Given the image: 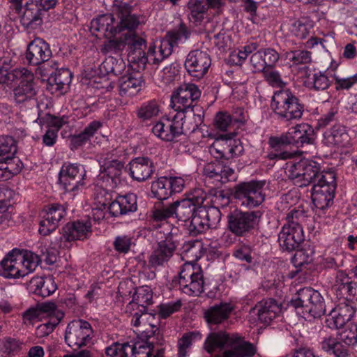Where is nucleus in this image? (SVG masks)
Listing matches in <instances>:
<instances>
[{
    "mask_svg": "<svg viewBox=\"0 0 357 357\" xmlns=\"http://www.w3.org/2000/svg\"><path fill=\"white\" fill-rule=\"evenodd\" d=\"M319 346L324 352L335 357L348 356L347 347L342 343L339 337L326 335L322 338Z\"/></svg>",
    "mask_w": 357,
    "mask_h": 357,
    "instance_id": "nucleus-34",
    "label": "nucleus"
},
{
    "mask_svg": "<svg viewBox=\"0 0 357 357\" xmlns=\"http://www.w3.org/2000/svg\"><path fill=\"white\" fill-rule=\"evenodd\" d=\"M333 289L338 298L357 301V281L351 280L344 273H337Z\"/></svg>",
    "mask_w": 357,
    "mask_h": 357,
    "instance_id": "nucleus-25",
    "label": "nucleus"
},
{
    "mask_svg": "<svg viewBox=\"0 0 357 357\" xmlns=\"http://www.w3.org/2000/svg\"><path fill=\"white\" fill-rule=\"evenodd\" d=\"M100 174H103L102 176L106 175L116 185L120 181V176L124 167L123 163L115 159L109 160L106 158L100 161Z\"/></svg>",
    "mask_w": 357,
    "mask_h": 357,
    "instance_id": "nucleus-36",
    "label": "nucleus"
},
{
    "mask_svg": "<svg viewBox=\"0 0 357 357\" xmlns=\"http://www.w3.org/2000/svg\"><path fill=\"white\" fill-rule=\"evenodd\" d=\"M234 133H230L229 137L227 135H221L212 144L209 148V152L216 159L225 158L229 160L234 156L239 155L243 151L239 141L232 139Z\"/></svg>",
    "mask_w": 357,
    "mask_h": 357,
    "instance_id": "nucleus-15",
    "label": "nucleus"
},
{
    "mask_svg": "<svg viewBox=\"0 0 357 357\" xmlns=\"http://www.w3.org/2000/svg\"><path fill=\"white\" fill-rule=\"evenodd\" d=\"M20 15L22 26L27 29H36L43 24V17L45 14L38 8L33 1L26 3L22 7Z\"/></svg>",
    "mask_w": 357,
    "mask_h": 357,
    "instance_id": "nucleus-29",
    "label": "nucleus"
},
{
    "mask_svg": "<svg viewBox=\"0 0 357 357\" xmlns=\"http://www.w3.org/2000/svg\"><path fill=\"white\" fill-rule=\"evenodd\" d=\"M289 306L294 307L297 314L305 319L320 318L326 313V305L321 294L311 288L301 289L289 302Z\"/></svg>",
    "mask_w": 357,
    "mask_h": 357,
    "instance_id": "nucleus-6",
    "label": "nucleus"
},
{
    "mask_svg": "<svg viewBox=\"0 0 357 357\" xmlns=\"http://www.w3.org/2000/svg\"><path fill=\"white\" fill-rule=\"evenodd\" d=\"M172 217H175L174 202L158 208L153 211V218L156 221L165 220Z\"/></svg>",
    "mask_w": 357,
    "mask_h": 357,
    "instance_id": "nucleus-63",
    "label": "nucleus"
},
{
    "mask_svg": "<svg viewBox=\"0 0 357 357\" xmlns=\"http://www.w3.org/2000/svg\"><path fill=\"white\" fill-rule=\"evenodd\" d=\"M315 139V132L312 126L308 123H299L290 128L288 131L280 137H271L268 144L277 153H270L271 160H286L292 156L288 151H279L281 147L286 145H294L303 147L305 144H312Z\"/></svg>",
    "mask_w": 357,
    "mask_h": 357,
    "instance_id": "nucleus-3",
    "label": "nucleus"
},
{
    "mask_svg": "<svg viewBox=\"0 0 357 357\" xmlns=\"http://www.w3.org/2000/svg\"><path fill=\"white\" fill-rule=\"evenodd\" d=\"M91 224L89 221H75L69 222L63 228L62 236L66 241H73L76 240H84L91 234Z\"/></svg>",
    "mask_w": 357,
    "mask_h": 357,
    "instance_id": "nucleus-31",
    "label": "nucleus"
},
{
    "mask_svg": "<svg viewBox=\"0 0 357 357\" xmlns=\"http://www.w3.org/2000/svg\"><path fill=\"white\" fill-rule=\"evenodd\" d=\"M153 293L149 287H140L137 288L132 296V301L128 305V309L141 307L146 311V307L152 303Z\"/></svg>",
    "mask_w": 357,
    "mask_h": 357,
    "instance_id": "nucleus-37",
    "label": "nucleus"
},
{
    "mask_svg": "<svg viewBox=\"0 0 357 357\" xmlns=\"http://www.w3.org/2000/svg\"><path fill=\"white\" fill-rule=\"evenodd\" d=\"M135 29H124V31H127L124 33V43L127 47L128 60L137 63L139 67L142 66L144 68L148 63V57H146V54L144 52L146 41L136 33Z\"/></svg>",
    "mask_w": 357,
    "mask_h": 357,
    "instance_id": "nucleus-13",
    "label": "nucleus"
},
{
    "mask_svg": "<svg viewBox=\"0 0 357 357\" xmlns=\"http://www.w3.org/2000/svg\"><path fill=\"white\" fill-rule=\"evenodd\" d=\"M203 172L206 178L213 179L220 184L234 178V169L218 160L207 163Z\"/></svg>",
    "mask_w": 357,
    "mask_h": 357,
    "instance_id": "nucleus-27",
    "label": "nucleus"
},
{
    "mask_svg": "<svg viewBox=\"0 0 357 357\" xmlns=\"http://www.w3.org/2000/svg\"><path fill=\"white\" fill-rule=\"evenodd\" d=\"M200 215H203L208 229L214 228L221 220V213L218 207L199 206Z\"/></svg>",
    "mask_w": 357,
    "mask_h": 357,
    "instance_id": "nucleus-51",
    "label": "nucleus"
},
{
    "mask_svg": "<svg viewBox=\"0 0 357 357\" xmlns=\"http://www.w3.org/2000/svg\"><path fill=\"white\" fill-rule=\"evenodd\" d=\"M307 218V213L304 209L298 206L291 209L286 216L287 223L284 226L291 227H303L302 225Z\"/></svg>",
    "mask_w": 357,
    "mask_h": 357,
    "instance_id": "nucleus-50",
    "label": "nucleus"
},
{
    "mask_svg": "<svg viewBox=\"0 0 357 357\" xmlns=\"http://www.w3.org/2000/svg\"><path fill=\"white\" fill-rule=\"evenodd\" d=\"M22 71V77L17 79L20 84L13 90L14 99L19 104L33 99L37 93L33 75L26 68Z\"/></svg>",
    "mask_w": 357,
    "mask_h": 357,
    "instance_id": "nucleus-21",
    "label": "nucleus"
},
{
    "mask_svg": "<svg viewBox=\"0 0 357 357\" xmlns=\"http://www.w3.org/2000/svg\"><path fill=\"white\" fill-rule=\"evenodd\" d=\"M304 241L303 227H291L283 226L278 234L280 246L284 250L291 252L300 248Z\"/></svg>",
    "mask_w": 357,
    "mask_h": 357,
    "instance_id": "nucleus-23",
    "label": "nucleus"
},
{
    "mask_svg": "<svg viewBox=\"0 0 357 357\" xmlns=\"http://www.w3.org/2000/svg\"><path fill=\"white\" fill-rule=\"evenodd\" d=\"M349 142L346 128L340 124L334 125L324 133L323 143L328 147H345Z\"/></svg>",
    "mask_w": 357,
    "mask_h": 357,
    "instance_id": "nucleus-30",
    "label": "nucleus"
},
{
    "mask_svg": "<svg viewBox=\"0 0 357 357\" xmlns=\"http://www.w3.org/2000/svg\"><path fill=\"white\" fill-rule=\"evenodd\" d=\"M339 338L344 345L357 349V324H350L339 333Z\"/></svg>",
    "mask_w": 357,
    "mask_h": 357,
    "instance_id": "nucleus-57",
    "label": "nucleus"
},
{
    "mask_svg": "<svg viewBox=\"0 0 357 357\" xmlns=\"http://www.w3.org/2000/svg\"><path fill=\"white\" fill-rule=\"evenodd\" d=\"M201 91L194 84H183L172 95V107L183 114L194 112L197 100L200 98Z\"/></svg>",
    "mask_w": 357,
    "mask_h": 357,
    "instance_id": "nucleus-12",
    "label": "nucleus"
},
{
    "mask_svg": "<svg viewBox=\"0 0 357 357\" xmlns=\"http://www.w3.org/2000/svg\"><path fill=\"white\" fill-rule=\"evenodd\" d=\"M190 35V30L183 22L180 23L178 29L168 31L162 39L164 42V48L166 52L169 53L170 49L173 50L174 47L177 46L178 43L183 40H188Z\"/></svg>",
    "mask_w": 357,
    "mask_h": 357,
    "instance_id": "nucleus-35",
    "label": "nucleus"
},
{
    "mask_svg": "<svg viewBox=\"0 0 357 357\" xmlns=\"http://www.w3.org/2000/svg\"><path fill=\"white\" fill-rule=\"evenodd\" d=\"M169 53H167L164 48V42L161 40L160 45L158 51L155 50V45H150L148 52L146 54V57H148V63L151 62L153 64H159L165 59L167 58L172 54L173 50H169Z\"/></svg>",
    "mask_w": 357,
    "mask_h": 357,
    "instance_id": "nucleus-55",
    "label": "nucleus"
},
{
    "mask_svg": "<svg viewBox=\"0 0 357 357\" xmlns=\"http://www.w3.org/2000/svg\"><path fill=\"white\" fill-rule=\"evenodd\" d=\"M16 151L15 141L12 137H0V156L14 155Z\"/></svg>",
    "mask_w": 357,
    "mask_h": 357,
    "instance_id": "nucleus-64",
    "label": "nucleus"
},
{
    "mask_svg": "<svg viewBox=\"0 0 357 357\" xmlns=\"http://www.w3.org/2000/svg\"><path fill=\"white\" fill-rule=\"evenodd\" d=\"M126 47L124 43V33L119 38L109 40L104 43L101 52L105 54L119 53Z\"/></svg>",
    "mask_w": 357,
    "mask_h": 357,
    "instance_id": "nucleus-61",
    "label": "nucleus"
},
{
    "mask_svg": "<svg viewBox=\"0 0 357 357\" xmlns=\"http://www.w3.org/2000/svg\"><path fill=\"white\" fill-rule=\"evenodd\" d=\"M271 108L280 121H290L301 119L304 105L289 90L280 91L272 98Z\"/></svg>",
    "mask_w": 357,
    "mask_h": 357,
    "instance_id": "nucleus-7",
    "label": "nucleus"
},
{
    "mask_svg": "<svg viewBox=\"0 0 357 357\" xmlns=\"http://www.w3.org/2000/svg\"><path fill=\"white\" fill-rule=\"evenodd\" d=\"M101 126L100 123L93 121L87 126L84 130L78 135H75L71 137V145L77 149L88 142Z\"/></svg>",
    "mask_w": 357,
    "mask_h": 357,
    "instance_id": "nucleus-47",
    "label": "nucleus"
},
{
    "mask_svg": "<svg viewBox=\"0 0 357 357\" xmlns=\"http://www.w3.org/2000/svg\"><path fill=\"white\" fill-rule=\"evenodd\" d=\"M198 113L192 112V116H185L183 114H177L178 119H182L183 136L194 132L199 126L203 123V111L201 108L196 109Z\"/></svg>",
    "mask_w": 357,
    "mask_h": 357,
    "instance_id": "nucleus-39",
    "label": "nucleus"
},
{
    "mask_svg": "<svg viewBox=\"0 0 357 357\" xmlns=\"http://www.w3.org/2000/svg\"><path fill=\"white\" fill-rule=\"evenodd\" d=\"M126 64L121 59L109 56L100 65L99 70L102 75H120L125 70Z\"/></svg>",
    "mask_w": 357,
    "mask_h": 357,
    "instance_id": "nucleus-40",
    "label": "nucleus"
},
{
    "mask_svg": "<svg viewBox=\"0 0 357 357\" xmlns=\"http://www.w3.org/2000/svg\"><path fill=\"white\" fill-rule=\"evenodd\" d=\"M1 162L3 164V165H1L3 169L6 168L8 174H11V177L19 174L23 168V163L21 160L18 157L13 156V155H6Z\"/></svg>",
    "mask_w": 357,
    "mask_h": 357,
    "instance_id": "nucleus-58",
    "label": "nucleus"
},
{
    "mask_svg": "<svg viewBox=\"0 0 357 357\" xmlns=\"http://www.w3.org/2000/svg\"><path fill=\"white\" fill-rule=\"evenodd\" d=\"M188 8L190 11L191 18L197 24H200L202 22L204 15L208 8L201 0H190L188 3Z\"/></svg>",
    "mask_w": 357,
    "mask_h": 357,
    "instance_id": "nucleus-56",
    "label": "nucleus"
},
{
    "mask_svg": "<svg viewBox=\"0 0 357 357\" xmlns=\"http://www.w3.org/2000/svg\"><path fill=\"white\" fill-rule=\"evenodd\" d=\"M39 263L36 254L15 248L0 261V275L5 278L24 277L33 272Z\"/></svg>",
    "mask_w": 357,
    "mask_h": 357,
    "instance_id": "nucleus-5",
    "label": "nucleus"
},
{
    "mask_svg": "<svg viewBox=\"0 0 357 357\" xmlns=\"http://www.w3.org/2000/svg\"><path fill=\"white\" fill-rule=\"evenodd\" d=\"M202 243L199 241L185 242L181 250L183 259L190 261L198 260L202 256Z\"/></svg>",
    "mask_w": 357,
    "mask_h": 357,
    "instance_id": "nucleus-48",
    "label": "nucleus"
},
{
    "mask_svg": "<svg viewBox=\"0 0 357 357\" xmlns=\"http://www.w3.org/2000/svg\"><path fill=\"white\" fill-rule=\"evenodd\" d=\"M204 348L208 354L216 349L222 350L215 357H252L256 349L251 343L245 342L236 333H228L224 331L211 333L207 337Z\"/></svg>",
    "mask_w": 357,
    "mask_h": 357,
    "instance_id": "nucleus-2",
    "label": "nucleus"
},
{
    "mask_svg": "<svg viewBox=\"0 0 357 357\" xmlns=\"http://www.w3.org/2000/svg\"><path fill=\"white\" fill-rule=\"evenodd\" d=\"M287 58L293 65L305 64L311 61V52L306 50H295L288 52Z\"/></svg>",
    "mask_w": 357,
    "mask_h": 357,
    "instance_id": "nucleus-62",
    "label": "nucleus"
},
{
    "mask_svg": "<svg viewBox=\"0 0 357 357\" xmlns=\"http://www.w3.org/2000/svg\"><path fill=\"white\" fill-rule=\"evenodd\" d=\"M86 170L83 165L69 163L63 165L59 172V181L66 191L73 192L85 185Z\"/></svg>",
    "mask_w": 357,
    "mask_h": 357,
    "instance_id": "nucleus-14",
    "label": "nucleus"
},
{
    "mask_svg": "<svg viewBox=\"0 0 357 357\" xmlns=\"http://www.w3.org/2000/svg\"><path fill=\"white\" fill-rule=\"evenodd\" d=\"M331 85L328 77L322 72L313 74L312 77H308L307 87L315 91H324Z\"/></svg>",
    "mask_w": 357,
    "mask_h": 357,
    "instance_id": "nucleus-52",
    "label": "nucleus"
},
{
    "mask_svg": "<svg viewBox=\"0 0 357 357\" xmlns=\"http://www.w3.org/2000/svg\"><path fill=\"white\" fill-rule=\"evenodd\" d=\"M285 172L288 178L300 187L310 184L317 185L328 179L333 182V172L321 171L320 165L311 160L301 159L298 162H289L286 164Z\"/></svg>",
    "mask_w": 357,
    "mask_h": 357,
    "instance_id": "nucleus-4",
    "label": "nucleus"
},
{
    "mask_svg": "<svg viewBox=\"0 0 357 357\" xmlns=\"http://www.w3.org/2000/svg\"><path fill=\"white\" fill-rule=\"evenodd\" d=\"M159 112V106L155 101H150L143 104L137 110V116L142 121L151 119L156 116Z\"/></svg>",
    "mask_w": 357,
    "mask_h": 357,
    "instance_id": "nucleus-60",
    "label": "nucleus"
},
{
    "mask_svg": "<svg viewBox=\"0 0 357 357\" xmlns=\"http://www.w3.org/2000/svg\"><path fill=\"white\" fill-rule=\"evenodd\" d=\"M199 213V206H198L192 218L184 224L188 233L192 236H197L208 229L204 215Z\"/></svg>",
    "mask_w": 357,
    "mask_h": 357,
    "instance_id": "nucleus-44",
    "label": "nucleus"
},
{
    "mask_svg": "<svg viewBox=\"0 0 357 357\" xmlns=\"http://www.w3.org/2000/svg\"><path fill=\"white\" fill-rule=\"evenodd\" d=\"M176 244V236L171 232L168 233L165 239L158 242L157 247L149 257V265L153 268L163 266L173 256Z\"/></svg>",
    "mask_w": 357,
    "mask_h": 357,
    "instance_id": "nucleus-17",
    "label": "nucleus"
},
{
    "mask_svg": "<svg viewBox=\"0 0 357 357\" xmlns=\"http://www.w3.org/2000/svg\"><path fill=\"white\" fill-rule=\"evenodd\" d=\"M92 336L93 329L88 321L73 320L66 328L65 341L70 347L77 349L90 344Z\"/></svg>",
    "mask_w": 357,
    "mask_h": 357,
    "instance_id": "nucleus-11",
    "label": "nucleus"
},
{
    "mask_svg": "<svg viewBox=\"0 0 357 357\" xmlns=\"http://www.w3.org/2000/svg\"><path fill=\"white\" fill-rule=\"evenodd\" d=\"M63 317V314L58 312L56 315L50 317V319L47 322L39 325L36 330V334L37 336L42 337L50 334L55 327L59 324Z\"/></svg>",
    "mask_w": 357,
    "mask_h": 357,
    "instance_id": "nucleus-54",
    "label": "nucleus"
},
{
    "mask_svg": "<svg viewBox=\"0 0 357 357\" xmlns=\"http://www.w3.org/2000/svg\"><path fill=\"white\" fill-rule=\"evenodd\" d=\"M158 326L159 322L155 314L146 312L144 314L142 326L144 337L151 339L152 337L154 338V336L156 335L158 340V343L162 344L159 339L160 335L158 331Z\"/></svg>",
    "mask_w": 357,
    "mask_h": 357,
    "instance_id": "nucleus-43",
    "label": "nucleus"
},
{
    "mask_svg": "<svg viewBox=\"0 0 357 357\" xmlns=\"http://www.w3.org/2000/svg\"><path fill=\"white\" fill-rule=\"evenodd\" d=\"M253 310L257 311L259 320L264 324H269L280 312L279 305L275 300L269 298L263 300L258 303L253 308Z\"/></svg>",
    "mask_w": 357,
    "mask_h": 357,
    "instance_id": "nucleus-32",
    "label": "nucleus"
},
{
    "mask_svg": "<svg viewBox=\"0 0 357 357\" xmlns=\"http://www.w3.org/2000/svg\"><path fill=\"white\" fill-rule=\"evenodd\" d=\"M142 81L130 75L122 76L119 79V93L121 96H134L140 90Z\"/></svg>",
    "mask_w": 357,
    "mask_h": 357,
    "instance_id": "nucleus-41",
    "label": "nucleus"
},
{
    "mask_svg": "<svg viewBox=\"0 0 357 357\" xmlns=\"http://www.w3.org/2000/svg\"><path fill=\"white\" fill-rule=\"evenodd\" d=\"M30 282L32 286L35 287L34 294L42 297L50 296L57 289V286L52 277H36L32 278Z\"/></svg>",
    "mask_w": 357,
    "mask_h": 357,
    "instance_id": "nucleus-38",
    "label": "nucleus"
},
{
    "mask_svg": "<svg viewBox=\"0 0 357 357\" xmlns=\"http://www.w3.org/2000/svg\"><path fill=\"white\" fill-rule=\"evenodd\" d=\"M130 351L131 346L129 342H116L105 349V354L108 357H128Z\"/></svg>",
    "mask_w": 357,
    "mask_h": 357,
    "instance_id": "nucleus-59",
    "label": "nucleus"
},
{
    "mask_svg": "<svg viewBox=\"0 0 357 357\" xmlns=\"http://www.w3.org/2000/svg\"><path fill=\"white\" fill-rule=\"evenodd\" d=\"M211 64L209 54L204 51L195 50L190 52L185 61V68L188 74L197 79L202 78Z\"/></svg>",
    "mask_w": 357,
    "mask_h": 357,
    "instance_id": "nucleus-18",
    "label": "nucleus"
},
{
    "mask_svg": "<svg viewBox=\"0 0 357 357\" xmlns=\"http://www.w3.org/2000/svg\"><path fill=\"white\" fill-rule=\"evenodd\" d=\"M333 182L328 179L314 185L312 189V200L314 205L321 210H324L333 203L335 191L336 189L335 175L332 176Z\"/></svg>",
    "mask_w": 357,
    "mask_h": 357,
    "instance_id": "nucleus-19",
    "label": "nucleus"
},
{
    "mask_svg": "<svg viewBox=\"0 0 357 357\" xmlns=\"http://www.w3.org/2000/svg\"><path fill=\"white\" fill-rule=\"evenodd\" d=\"M355 312L356 309L344 301L338 304L328 314L326 319V325L331 328H341L351 320Z\"/></svg>",
    "mask_w": 357,
    "mask_h": 357,
    "instance_id": "nucleus-22",
    "label": "nucleus"
},
{
    "mask_svg": "<svg viewBox=\"0 0 357 357\" xmlns=\"http://www.w3.org/2000/svg\"><path fill=\"white\" fill-rule=\"evenodd\" d=\"M146 341H139L131 346L130 355L134 357H151L154 351V341H150L146 338Z\"/></svg>",
    "mask_w": 357,
    "mask_h": 357,
    "instance_id": "nucleus-49",
    "label": "nucleus"
},
{
    "mask_svg": "<svg viewBox=\"0 0 357 357\" xmlns=\"http://www.w3.org/2000/svg\"><path fill=\"white\" fill-rule=\"evenodd\" d=\"M179 285V289L188 296H197L204 291V277L199 266L191 262L184 264L179 273L178 279L173 281Z\"/></svg>",
    "mask_w": 357,
    "mask_h": 357,
    "instance_id": "nucleus-10",
    "label": "nucleus"
},
{
    "mask_svg": "<svg viewBox=\"0 0 357 357\" xmlns=\"http://www.w3.org/2000/svg\"><path fill=\"white\" fill-rule=\"evenodd\" d=\"M66 214V208L63 205L57 203L50 205L40 222L39 233L44 236L50 234L58 227Z\"/></svg>",
    "mask_w": 357,
    "mask_h": 357,
    "instance_id": "nucleus-20",
    "label": "nucleus"
},
{
    "mask_svg": "<svg viewBox=\"0 0 357 357\" xmlns=\"http://www.w3.org/2000/svg\"><path fill=\"white\" fill-rule=\"evenodd\" d=\"M314 253V249L310 245L301 249L298 248L292 258V262L296 267L308 264L312 261Z\"/></svg>",
    "mask_w": 357,
    "mask_h": 357,
    "instance_id": "nucleus-53",
    "label": "nucleus"
},
{
    "mask_svg": "<svg viewBox=\"0 0 357 357\" xmlns=\"http://www.w3.org/2000/svg\"><path fill=\"white\" fill-rule=\"evenodd\" d=\"M133 7L126 2H118L113 6V12L119 19L116 26L112 14L100 15L91 22V31L101 33L106 38H110L124 31V29L137 28L139 24V16L133 13Z\"/></svg>",
    "mask_w": 357,
    "mask_h": 357,
    "instance_id": "nucleus-1",
    "label": "nucleus"
},
{
    "mask_svg": "<svg viewBox=\"0 0 357 357\" xmlns=\"http://www.w3.org/2000/svg\"><path fill=\"white\" fill-rule=\"evenodd\" d=\"M151 193L159 200H165L172 196L167 176H161L152 182Z\"/></svg>",
    "mask_w": 357,
    "mask_h": 357,
    "instance_id": "nucleus-46",
    "label": "nucleus"
},
{
    "mask_svg": "<svg viewBox=\"0 0 357 357\" xmlns=\"http://www.w3.org/2000/svg\"><path fill=\"white\" fill-rule=\"evenodd\" d=\"M108 209L114 217L133 213L137 209V196L133 193L119 195L109 204Z\"/></svg>",
    "mask_w": 357,
    "mask_h": 357,
    "instance_id": "nucleus-28",
    "label": "nucleus"
},
{
    "mask_svg": "<svg viewBox=\"0 0 357 357\" xmlns=\"http://www.w3.org/2000/svg\"><path fill=\"white\" fill-rule=\"evenodd\" d=\"M233 310L231 304H215L204 312V318L209 324H220L227 320Z\"/></svg>",
    "mask_w": 357,
    "mask_h": 357,
    "instance_id": "nucleus-33",
    "label": "nucleus"
},
{
    "mask_svg": "<svg viewBox=\"0 0 357 357\" xmlns=\"http://www.w3.org/2000/svg\"><path fill=\"white\" fill-rule=\"evenodd\" d=\"M52 56V51L49 45L43 39L36 38L28 45L26 59L29 64L33 66L40 65L49 61Z\"/></svg>",
    "mask_w": 357,
    "mask_h": 357,
    "instance_id": "nucleus-24",
    "label": "nucleus"
},
{
    "mask_svg": "<svg viewBox=\"0 0 357 357\" xmlns=\"http://www.w3.org/2000/svg\"><path fill=\"white\" fill-rule=\"evenodd\" d=\"M153 133L165 142H177L183 137L182 119L176 115L173 119H166L158 122L152 128Z\"/></svg>",
    "mask_w": 357,
    "mask_h": 357,
    "instance_id": "nucleus-16",
    "label": "nucleus"
},
{
    "mask_svg": "<svg viewBox=\"0 0 357 357\" xmlns=\"http://www.w3.org/2000/svg\"><path fill=\"white\" fill-rule=\"evenodd\" d=\"M130 175L132 179L142 182L151 178L155 171L153 163L147 157H138L129 162Z\"/></svg>",
    "mask_w": 357,
    "mask_h": 357,
    "instance_id": "nucleus-26",
    "label": "nucleus"
},
{
    "mask_svg": "<svg viewBox=\"0 0 357 357\" xmlns=\"http://www.w3.org/2000/svg\"><path fill=\"white\" fill-rule=\"evenodd\" d=\"M71 79L72 73L68 69L57 68L53 76L47 79V82L52 86H55V90L61 91L70 83Z\"/></svg>",
    "mask_w": 357,
    "mask_h": 357,
    "instance_id": "nucleus-45",
    "label": "nucleus"
},
{
    "mask_svg": "<svg viewBox=\"0 0 357 357\" xmlns=\"http://www.w3.org/2000/svg\"><path fill=\"white\" fill-rule=\"evenodd\" d=\"M175 205V218L181 222H185L192 218L194 213L198 208L190 202V200L182 199L174 202Z\"/></svg>",
    "mask_w": 357,
    "mask_h": 357,
    "instance_id": "nucleus-42",
    "label": "nucleus"
},
{
    "mask_svg": "<svg viewBox=\"0 0 357 357\" xmlns=\"http://www.w3.org/2000/svg\"><path fill=\"white\" fill-rule=\"evenodd\" d=\"M265 184V181L241 182L233 188L231 195L241 206L255 208L261 205L265 199V195L263 193Z\"/></svg>",
    "mask_w": 357,
    "mask_h": 357,
    "instance_id": "nucleus-8",
    "label": "nucleus"
},
{
    "mask_svg": "<svg viewBox=\"0 0 357 357\" xmlns=\"http://www.w3.org/2000/svg\"><path fill=\"white\" fill-rule=\"evenodd\" d=\"M261 216L260 210L244 212L234 210L227 215V228L236 236H245L258 228Z\"/></svg>",
    "mask_w": 357,
    "mask_h": 357,
    "instance_id": "nucleus-9",
    "label": "nucleus"
}]
</instances>
